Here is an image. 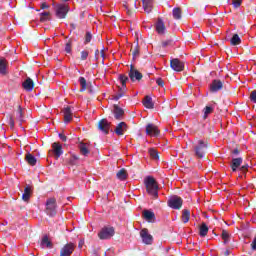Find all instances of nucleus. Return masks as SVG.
Segmentation results:
<instances>
[{
	"label": "nucleus",
	"instance_id": "56",
	"mask_svg": "<svg viewBox=\"0 0 256 256\" xmlns=\"http://www.w3.org/2000/svg\"><path fill=\"white\" fill-rule=\"evenodd\" d=\"M239 153H241V151H239L237 148H235L234 150H232V154H233V155H239Z\"/></svg>",
	"mask_w": 256,
	"mask_h": 256
},
{
	"label": "nucleus",
	"instance_id": "27",
	"mask_svg": "<svg viewBox=\"0 0 256 256\" xmlns=\"http://www.w3.org/2000/svg\"><path fill=\"white\" fill-rule=\"evenodd\" d=\"M25 161H27L28 165H31L32 167L37 165V158H35V156H33L31 153L26 154Z\"/></svg>",
	"mask_w": 256,
	"mask_h": 256
},
{
	"label": "nucleus",
	"instance_id": "3",
	"mask_svg": "<svg viewBox=\"0 0 256 256\" xmlns=\"http://www.w3.org/2000/svg\"><path fill=\"white\" fill-rule=\"evenodd\" d=\"M55 15L57 19H65L69 13V6L65 4H53Z\"/></svg>",
	"mask_w": 256,
	"mask_h": 256
},
{
	"label": "nucleus",
	"instance_id": "48",
	"mask_svg": "<svg viewBox=\"0 0 256 256\" xmlns=\"http://www.w3.org/2000/svg\"><path fill=\"white\" fill-rule=\"evenodd\" d=\"M171 43H173V40H165V41H162L161 45L163 48H165V47H169Z\"/></svg>",
	"mask_w": 256,
	"mask_h": 256
},
{
	"label": "nucleus",
	"instance_id": "54",
	"mask_svg": "<svg viewBox=\"0 0 256 256\" xmlns=\"http://www.w3.org/2000/svg\"><path fill=\"white\" fill-rule=\"evenodd\" d=\"M59 138L61 139V141H67V136H65L64 134H59Z\"/></svg>",
	"mask_w": 256,
	"mask_h": 256
},
{
	"label": "nucleus",
	"instance_id": "4",
	"mask_svg": "<svg viewBox=\"0 0 256 256\" xmlns=\"http://www.w3.org/2000/svg\"><path fill=\"white\" fill-rule=\"evenodd\" d=\"M46 213L49 217L57 215V200L55 198H48L46 201Z\"/></svg>",
	"mask_w": 256,
	"mask_h": 256
},
{
	"label": "nucleus",
	"instance_id": "20",
	"mask_svg": "<svg viewBox=\"0 0 256 256\" xmlns=\"http://www.w3.org/2000/svg\"><path fill=\"white\" fill-rule=\"evenodd\" d=\"M31 193H33V188L29 185H26L24 188V193L22 194V200L25 203H29V199H31Z\"/></svg>",
	"mask_w": 256,
	"mask_h": 256
},
{
	"label": "nucleus",
	"instance_id": "5",
	"mask_svg": "<svg viewBox=\"0 0 256 256\" xmlns=\"http://www.w3.org/2000/svg\"><path fill=\"white\" fill-rule=\"evenodd\" d=\"M167 203L168 207H170L171 209L179 210L181 209V207H183V198L175 195L172 196Z\"/></svg>",
	"mask_w": 256,
	"mask_h": 256
},
{
	"label": "nucleus",
	"instance_id": "44",
	"mask_svg": "<svg viewBox=\"0 0 256 256\" xmlns=\"http://www.w3.org/2000/svg\"><path fill=\"white\" fill-rule=\"evenodd\" d=\"M124 8L126 10L127 15H130V16L133 15L134 10L131 9V4L129 3L124 4Z\"/></svg>",
	"mask_w": 256,
	"mask_h": 256
},
{
	"label": "nucleus",
	"instance_id": "33",
	"mask_svg": "<svg viewBox=\"0 0 256 256\" xmlns=\"http://www.w3.org/2000/svg\"><path fill=\"white\" fill-rule=\"evenodd\" d=\"M148 153H149L151 159H153L154 161H159V152L157 151V149L150 148L148 150Z\"/></svg>",
	"mask_w": 256,
	"mask_h": 256
},
{
	"label": "nucleus",
	"instance_id": "53",
	"mask_svg": "<svg viewBox=\"0 0 256 256\" xmlns=\"http://www.w3.org/2000/svg\"><path fill=\"white\" fill-rule=\"evenodd\" d=\"M249 169V165H243L242 167H240V171H242L243 173H246V171Z\"/></svg>",
	"mask_w": 256,
	"mask_h": 256
},
{
	"label": "nucleus",
	"instance_id": "25",
	"mask_svg": "<svg viewBox=\"0 0 256 256\" xmlns=\"http://www.w3.org/2000/svg\"><path fill=\"white\" fill-rule=\"evenodd\" d=\"M143 105L146 107V109H153L155 107L153 98H151V96H145L143 99Z\"/></svg>",
	"mask_w": 256,
	"mask_h": 256
},
{
	"label": "nucleus",
	"instance_id": "47",
	"mask_svg": "<svg viewBox=\"0 0 256 256\" xmlns=\"http://www.w3.org/2000/svg\"><path fill=\"white\" fill-rule=\"evenodd\" d=\"M78 159H79V157H77V156H71L68 160V163H70V165H75V163L77 162Z\"/></svg>",
	"mask_w": 256,
	"mask_h": 256
},
{
	"label": "nucleus",
	"instance_id": "63",
	"mask_svg": "<svg viewBox=\"0 0 256 256\" xmlns=\"http://www.w3.org/2000/svg\"><path fill=\"white\" fill-rule=\"evenodd\" d=\"M79 247H81V243H79Z\"/></svg>",
	"mask_w": 256,
	"mask_h": 256
},
{
	"label": "nucleus",
	"instance_id": "42",
	"mask_svg": "<svg viewBox=\"0 0 256 256\" xmlns=\"http://www.w3.org/2000/svg\"><path fill=\"white\" fill-rule=\"evenodd\" d=\"M87 57H89V51L83 50L80 52L81 61H87Z\"/></svg>",
	"mask_w": 256,
	"mask_h": 256
},
{
	"label": "nucleus",
	"instance_id": "50",
	"mask_svg": "<svg viewBox=\"0 0 256 256\" xmlns=\"http://www.w3.org/2000/svg\"><path fill=\"white\" fill-rule=\"evenodd\" d=\"M156 83L159 87H165V82L162 78H157Z\"/></svg>",
	"mask_w": 256,
	"mask_h": 256
},
{
	"label": "nucleus",
	"instance_id": "21",
	"mask_svg": "<svg viewBox=\"0 0 256 256\" xmlns=\"http://www.w3.org/2000/svg\"><path fill=\"white\" fill-rule=\"evenodd\" d=\"M156 31L159 35H165V31H167V28L165 27V23L161 18H159L156 23Z\"/></svg>",
	"mask_w": 256,
	"mask_h": 256
},
{
	"label": "nucleus",
	"instance_id": "58",
	"mask_svg": "<svg viewBox=\"0 0 256 256\" xmlns=\"http://www.w3.org/2000/svg\"><path fill=\"white\" fill-rule=\"evenodd\" d=\"M98 56H99V49H96V51H95V57H96V59H98Z\"/></svg>",
	"mask_w": 256,
	"mask_h": 256
},
{
	"label": "nucleus",
	"instance_id": "19",
	"mask_svg": "<svg viewBox=\"0 0 256 256\" xmlns=\"http://www.w3.org/2000/svg\"><path fill=\"white\" fill-rule=\"evenodd\" d=\"M40 247L41 249H53V242L49 240V236L45 235L42 237L40 241Z\"/></svg>",
	"mask_w": 256,
	"mask_h": 256
},
{
	"label": "nucleus",
	"instance_id": "61",
	"mask_svg": "<svg viewBox=\"0 0 256 256\" xmlns=\"http://www.w3.org/2000/svg\"><path fill=\"white\" fill-rule=\"evenodd\" d=\"M72 29H75V24H71Z\"/></svg>",
	"mask_w": 256,
	"mask_h": 256
},
{
	"label": "nucleus",
	"instance_id": "9",
	"mask_svg": "<svg viewBox=\"0 0 256 256\" xmlns=\"http://www.w3.org/2000/svg\"><path fill=\"white\" fill-rule=\"evenodd\" d=\"M75 251V243L69 242L60 249V256H71Z\"/></svg>",
	"mask_w": 256,
	"mask_h": 256
},
{
	"label": "nucleus",
	"instance_id": "29",
	"mask_svg": "<svg viewBox=\"0 0 256 256\" xmlns=\"http://www.w3.org/2000/svg\"><path fill=\"white\" fill-rule=\"evenodd\" d=\"M79 149H80L81 155H84L85 157H87L89 153H91V151H89V148H87V144L83 142L80 143Z\"/></svg>",
	"mask_w": 256,
	"mask_h": 256
},
{
	"label": "nucleus",
	"instance_id": "51",
	"mask_svg": "<svg viewBox=\"0 0 256 256\" xmlns=\"http://www.w3.org/2000/svg\"><path fill=\"white\" fill-rule=\"evenodd\" d=\"M123 97V92L118 93L117 95L113 96L114 101H119Z\"/></svg>",
	"mask_w": 256,
	"mask_h": 256
},
{
	"label": "nucleus",
	"instance_id": "57",
	"mask_svg": "<svg viewBox=\"0 0 256 256\" xmlns=\"http://www.w3.org/2000/svg\"><path fill=\"white\" fill-rule=\"evenodd\" d=\"M224 255L229 256V255H231V252L229 250H226V251H224Z\"/></svg>",
	"mask_w": 256,
	"mask_h": 256
},
{
	"label": "nucleus",
	"instance_id": "46",
	"mask_svg": "<svg viewBox=\"0 0 256 256\" xmlns=\"http://www.w3.org/2000/svg\"><path fill=\"white\" fill-rule=\"evenodd\" d=\"M241 3H243V0H232V4L235 7V9L241 7Z\"/></svg>",
	"mask_w": 256,
	"mask_h": 256
},
{
	"label": "nucleus",
	"instance_id": "8",
	"mask_svg": "<svg viewBox=\"0 0 256 256\" xmlns=\"http://www.w3.org/2000/svg\"><path fill=\"white\" fill-rule=\"evenodd\" d=\"M170 67L173 69V71L181 73V71L185 69V63H183V61L179 60L178 58H173L170 60Z\"/></svg>",
	"mask_w": 256,
	"mask_h": 256
},
{
	"label": "nucleus",
	"instance_id": "24",
	"mask_svg": "<svg viewBox=\"0 0 256 256\" xmlns=\"http://www.w3.org/2000/svg\"><path fill=\"white\" fill-rule=\"evenodd\" d=\"M142 5L145 13L153 11V0H142Z\"/></svg>",
	"mask_w": 256,
	"mask_h": 256
},
{
	"label": "nucleus",
	"instance_id": "16",
	"mask_svg": "<svg viewBox=\"0 0 256 256\" xmlns=\"http://www.w3.org/2000/svg\"><path fill=\"white\" fill-rule=\"evenodd\" d=\"M22 87H23L24 91H27L28 93H31V91H33V89H35V82H33V79H31L30 77H28V78L22 83Z\"/></svg>",
	"mask_w": 256,
	"mask_h": 256
},
{
	"label": "nucleus",
	"instance_id": "2",
	"mask_svg": "<svg viewBox=\"0 0 256 256\" xmlns=\"http://www.w3.org/2000/svg\"><path fill=\"white\" fill-rule=\"evenodd\" d=\"M209 148V143L204 140H198L197 145L194 146V153L197 159H203L205 157V153H207V149Z\"/></svg>",
	"mask_w": 256,
	"mask_h": 256
},
{
	"label": "nucleus",
	"instance_id": "37",
	"mask_svg": "<svg viewBox=\"0 0 256 256\" xmlns=\"http://www.w3.org/2000/svg\"><path fill=\"white\" fill-rule=\"evenodd\" d=\"M51 12H42L40 14V21L41 23H45V21H51Z\"/></svg>",
	"mask_w": 256,
	"mask_h": 256
},
{
	"label": "nucleus",
	"instance_id": "40",
	"mask_svg": "<svg viewBox=\"0 0 256 256\" xmlns=\"http://www.w3.org/2000/svg\"><path fill=\"white\" fill-rule=\"evenodd\" d=\"M133 59L139 57V44H136L134 47L131 48Z\"/></svg>",
	"mask_w": 256,
	"mask_h": 256
},
{
	"label": "nucleus",
	"instance_id": "62",
	"mask_svg": "<svg viewBox=\"0 0 256 256\" xmlns=\"http://www.w3.org/2000/svg\"><path fill=\"white\" fill-rule=\"evenodd\" d=\"M63 1L67 2V1H69V0H63Z\"/></svg>",
	"mask_w": 256,
	"mask_h": 256
},
{
	"label": "nucleus",
	"instance_id": "38",
	"mask_svg": "<svg viewBox=\"0 0 256 256\" xmlns=\"http://www.w3.org/2000/svg\"><path fill=\"white\" fill-rule=\"evenodd\" d=\"M79 83L81 85L80 92L83 93V91H87V80L85 79V77H80Z\"/></svg>",
	"mask_w": 256,
	"mask_h": 256
},
{
	"label": "nucleus",
	"instance_id": "32",
	"mask_svg": "<svg viewBox=\"0 0 256 256\" xmlns=\"http://www.w3.org/2000/svg\"><path fill=\"white\" fill-rule=\"evenodd\" d=\"M189 219H191V211H189V209H184L182 212V222L189 223Z\"/></svg>",
	"mask_w": 256,
	"mask_h": 256
},
{
	"label": "nucleus",
	"instance_id": "6",
	"mask_svg": "<svg viewBox=\"0 0 256 256\" xmlns=\"http://www.w3.org/2000/svg\"><path fill=\"white\" fill-rule=\"evenodd\" d=\"M113 235H115V228L113 227H104L98 233L99 239H102V240L111 239Z\"/></svg>",
	"mask_w": 256,
	"mask_h": 256
},
{
	"label": "nucleus",
	"instance_id": "1",
	"mask_svg": "<svg viewBox=\"0 0 256 256\" xmlns=\"http://www.w3.org/2000/svg\"><path fill=\"white\" fill-rule=\"evenodd\" d=\"M144 184L147 193L150 194L153 199H157V197H159V184L157 183V180H155L153 176H147L144 179Z\"/></svg>",
	"mask_w": 256,
	"mask_h": 256
},
{
	"label": "nucleus",
	"instance_id": "35",
	"mask_svg": "<svg viewBox=\"0 0 256 256\" xmlns=\"http://www.w3.org/2000/svg\"><path fill=\"white\" fill-rule=\"evenodd\" d=\"M230 43L233 46L241 45V38L239 37V34H234L230 39Z\"/></svg>",
	"mask_w": 256,
	"mask_h": 256
},
{
	"label": "nucleus",
	"instance_id": "31",
	"mask_svg": "<svg viewBox=\"0 0 256 256\" xmlns=\"http://www.w3.org/2000/svg\"><path fill=\"white\" fill-rule=\"evenodd\" d=\"M118 79L122 85V89H126L127 88V81H129V77H127V75L125 74H120L118 76Z\"/></svg>",
	"mask_w": 256,
	"mask_h": 256
},
{
	"label": "nucleus",
	"instance_id": "11",
	"mask_svg": "<svg viewBox=\"0 0 256 256\" xmlns=\"http://www.w3.org/2000/svg\"><path fill=\"white\" fill-rule=\"evenodd\" d=\"M112 113H113L116 121H121V119H123V115H125V110H123V108L119 107V105L114 104Z\"/></svg>",
	"mask_w": 256,
	"mask_h": 256
},
{
	"label": "nucleus",
	"instance_id": "45",
	"mask_svg": "<svg viewBox=\"0 0 256 256\" xmlns=\"http://www.w3.org/2000/svg\"><path fill=\"white\" fill-rule=\"evenodd\" d=\"M249 99L252 103H256V90H253L251 93H250V96H249Z\"/></svg>",
	"mask_w": 256,
	"mask_h": 256
},
{
	"label": "nucleus",
	"instance_id": "28",
	"mask_svg": "<svg viewBox=\"0 0 256 256\" xmlns=\"http://www.w3.org/2000/svg\"><path fill=\"white\" fill-rule=\"evenodd\" d=\"M0 73L7 75V60L5 58H0Z\"/></svg>",
	"mask_w": 256,
	"mask_h": 256
},
{
	"label": "nucleus",
	"instance_id": "17",
	"mask_svg": "<svg viewBox=\"0 0 256 256\" xmlns=\"http://www.w3.org/2000/svg\"><path fill=\"white\" fill-rule=\"evenodd\" d=\"M223 89V82L221 80H213L210 84V91L211 93H217L218 91H221Z\"/></svg>",
	"mask_w": 256,
	"mask_h": 256
},
{
	"label": "nucleus",
	"instance_id": "26",
	"mask_svg": "<svg viewBox=\"0 0 256 256\" xmlns=\"http://www.w3.org/2000/svg\"><path fill=\"white\" fill-rule=\"evenodd\" d=\"M116 177L119 181H126L129 174H127V170L125 168H122L116 173Z\"/></svg>",
	"mask_w": 256,
	"mask_h": 256
},
{
	"label": "nucleus",
	"instance_id": "7",
	"mask_svg": "<svg viewBox=\"0 0 256 256\" xmlns=\"http://www.w3.org/2000/svg\"><path fill=\"white\" fill-rule=\"evenodd\" d=\"M128 77L133 83H135V81H141V79H143V74L139 72L135 66L131 65L128 72Z\"/></svg>",
	"mask_w": 256,
	"mask_h": 256
},
{
	"label": "nucleus",
	"instance_id": "41",
	"mask_svg": "<svg viewBox=\"0 0 256 256\" xmlns=\"http://www.w3.org/2000/svg\"><path fill=\"white\" fill-rule=\"evenodd\" d=\"M91 39H93V34H91V32H86L84 38V45H88V43H91Z\"/></svg>",
	"mask_w": 256,
	"mask_h": 256
},
{
	"label": "nucleus",
	"instance_id": "15",
	"mask_svg": "<svg viewBox=\"0 0 256 256\" xmlns=\"http://www.w3.org/2000/svg\"><path fill=\"white\" fill-rule=\"evenodd\" d=\"M129 129V126H127V123L125 122H120L115 130H114V133H116V135L118 136H123L125 135V132Z\"/></svg>",
	"mask_w": 256,
	"mask_h": 256
},
{
	"label": "nucleus",
	"instance_id": "52",
	"mask_svg": "<svg viewBox=\"0 0 256 256\" xmlns=\"http://www.w3.org/2000/svg\"><path fill=\"white\" fill-rule=\"evenodd\" d=\"M8 123H9L11 129H13V127H15V120H13L12 116H10Z\"/></svg>",
	"mask_w": 256,
	"mask_h": 256
},
{
	"label": "nucleus",
	"instance_id": "39",
	"mask_svg": "<svg viewBox=\"0 0 256 256\" xmlns=\"http://www.w3.org/2000/svg\"><path fill=\"white\" fill-rule=\"evenodd\" d=\"M221 237L224 241V245H227V243H229V239H230L231 235L229 234V232L227 230H222Z\"/></svg>",
	"mask_w": 256,
	"mask_h": 256
},
{
	"label": "nucleus",
	"instance_id": "14",
	"mask_svg": "<svg viewBox=\"0 0 256 256\" xmlns=\"http://www.w3.org/2000/svg\"><path fill=\"white\" fill-rule=\"evenodd\" d=\"M140 236L142 238L143 243H145V245H151V243H153V236L149 234L147 229L141 230Z\"/></svg>",
	"mask_w": 256,
	"mask_h": 256
},
{
	"label": "nucleus",
	"instance_id": "13",
	"mask_svg": "<svg viewBox=\"0 0 256 256\" xmlns=\"http://www.w3.org/2000/svg\"><path fill=\"white\" fill-rule=\"evenodd\" d=\"M64 115V123H71L73 121V110H71V106H66L62 110Z\"/></svg>",
	"mask_w": 256,
	"mask_h": 256
},
{
	"label": "nucleus",
	"instance_id": "34",
	"mask_svg": "<svg viewBox=\"0 0 256 256\" xmlns=\"http://www.w3.org/2000/svg\"><path fill=\"white\" fill-rule=\"evenodd\" d=\"M16 119L20 121V123H23V121H25V116H23V108H21V106H18V109L16 111Z\"/></svg>",
	"mask_w": 256,
	"mask_h": 256
},
{
	"label": "nucleus",
	"instance_id": "36",
	"mask_svg": "<svg viewBox=\"0 0 256 256\" xmlns=\"http://www.w3.org/2000/svg\"><path fill=\"white\" fill-rule=\"evenodd\" d=\"M182 13H183V12L181 11V8H179V7L174 8V9L172 10L173 18L176 19V20L181 19Z\"/></svg>",
	"mask_w": 256,
	"mask_h": 256
},
{
	"label": "nucleus",
	"instance_id": "49",
	"mask_svg": "<svg viewBox=\"0 0 256 256\" xmlns=\"http://www.w3.org/2000/svg\"><path fill=\"white\" fill-rule=\"evenodd\" d=\"M65 51H66V53H71V40H69V41L66 43Z\"/></svg>",
	"mask_w": 256,
	"mask_h": 256
},
{
	"label": "nucleus",
	"instance_id": "60",
	"mask_svg": "<svg viewBox=\"0 0 256 256\" xmlns=\"http://www.w3.org/2000/svg\"><path fill=\"white\" fill-rule=\"evenodd\" d=\"M101 57H105V52L101 51Z\"/></svg>",
	"mask_w": 256,
	"mask_h": 256
},
{
	"label": "nucleus",
	"instance_id": "12",
	"mask_svg": "<svg viewBox=\"0 0 256 256\" xmlns=\"http://www.w3.org/2000/svg\"><path fill=\"white\" fill-rule=\"evenodd\" d=\"M159 128L155 124H147L146 126V134L150 137H159Z\"/></svg>",
	"mask_w": 256,
	"mask_h": 256
},
{
	"label": "nucleus",
	"instance_id": "10",
	"mask_svg": "<svg viewBox=\"0 0 256 256\" xmlns=\"http://www.w3.org/2000/svg\"><path fill=\"white\" fill-rule=\"evenodd\" d=\"M97 129L104 133V135H109V129H111V122L107 121V119L99 120L97 124Z\"/></svg>",
	"mask_w": 256,
	"mask_h": 256
},
{
	"label": "nucleus",
	"instance_id": "59",
	"mask_svg": "<svg viewBox=\"0 0 256 256\" xmlns=\"http://www.w3.org/2000/svg\"><path fill=\"white\" fill-rule=\"evenodd\" d=\"M133 6L135 7V9H137V2L136 1L133 3Z\"/></svg>",
	"mask_w": 256,
	"mask_h": 256
},
{
	"label": "nucleus",
	"instance_id": "18",
	"mask_svg": "<svg viewBox=\"0 0 256 256\" xmlns=\"http://www.w3.org/2000/svg\"><path fill=\"white\" fill-rule=\"evenodd\" d=\"M53 153L56 159H59L63 155V146L59 142H54L52 144Z\"/></svg>",
	"mask_w": 256,
	"mask_h": 256
},
{
	"label": "nucleus",
	"instance_id": "22",
	"mask_svg": "<svg viewBox=\"0 0 256 256\" xmlns=\"http://www.w3.org/2000/svg\"><path fill=\"white\" fill-rule=\"evenodd\" d=\"M143 217L148 223H155V213L153 211L145 210Z\"/></svg>",
	"mask_w": 256,
	"mask_h": 256
},
{
	"label": "nucleus",
	"instance_id": "23",
	"mask_svg": "<svg viewBox=\"0 0 256 256\" xmlns=\"http://www.w3.org/2000/svg\"><path fill=\"white\" fill-rule=\"evenodd\" d=\"M242 163H243V158H241V157L232 159V162L230 165L232 171L233 172L237 171V169H239V167H241Z\"/></svg>",
	"mask_w": 256,
	"mask_h": 256
},
{
	"label": "nucleus",
	"instance_id": "55",
	"mask_svg": "<svg viewBox=\"0 0 256 256\" xmlns=\"http://www.w3.org/2000/svg\"><path fill=\"white\" fill-rule=\"evenodd\" d=\"M41 9H49V5H47L45 2L41 4Z\"/></svg>",
	"mask_w": 256,
	"mask_h": 256
},
{
	"label": "nucleus",
	"instance_id": "43",
	"mask_svg": "<svg viewBox=\"0 0 256 256\" xmlns=\"http://www.w3.org/2000/svg\"><path fill=\"white\" fill-rule=\"evenodd\" d=\"M213 113V107L206 106L204 108V119H207V115H211Z\"/></svg>",
	"mask_w": 256,
	"mask_h": 256
},
{
	"label": "nucleus",
	"instance_id": "30",
	"mask_svg": "<svg viewBox=\"0 0 256 256\" xmlns=\"http://www.w3.org/2000/svg\"><path fill=\"white\" fill-rule=\"evenodd\" d=\"M207 233H209V227L207 224L202 223L199 230L200 237H207Z\"/></svg>",
	"mask_w": 256,
	"mask_h": 256
}]
</instances>
